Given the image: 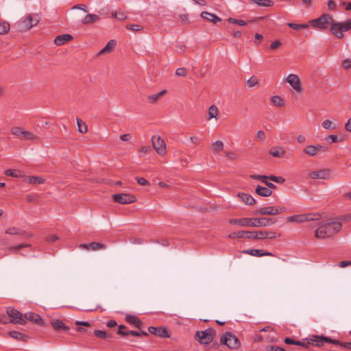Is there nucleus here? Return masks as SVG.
<instances>
[{
  "label": "nucleus",
  "instance_id": "nucleus-38",
  "mask_svg": "<svg viewBox=\"0 0 351 351\" xmlns=\"http://www.w3.org/2000/svg\"><path fill=\"white\" fill-rule=\"evenodd\" d=\"M252 1L261 7H271L274 4L271 0H252Z\"/></svg>",
  "mask_w": 351,
  "mask_h": 351
},
{
  "label": "nucleus",
  "instance_id": "nucleus-53",
  "mask_svg": "<svg viewBox=\"0 0 351 351\" xmlns=\"http://www.w3.org/2000/svg\"><path fill=\"white\" fill-rule=\"evenodd\" d=\"M322 125L324 129H329L330 128H332L333 129L335 128V126H332V123L329 119L324 121L322 123Z\"/></svg>",
  "mask_w": 351,
  "mask_h": 351
},
{
  "label": "nucleus",
  "instance_id": "nucleus-36",
  "mask_svg": "<svg viewBox=\"0 0 351 351\" xmlns=\"http://www.w3.org/2000/svg\"><path fill=\"white\" fill-rule=\"evenodd\" d=\"M93 334L95 337L102 339L112 337V335L110 333H108L106 331H103V330H95L93 332Z\"/></svg>",
  "mask_w": 351,
  "mask_h": 351
},
{
  "label": "nucleus",
  "instance_id": "nucleus-8",
  "mask_svg": "<svg viewBox=\"0 0 351 351\" xmlns=\"http://www.w3.org/2000/svg\"><path fill=\"white\" fill-rule=\"evenodd\" d=\"M286 208L284 206H268L263 207L254 212L255 215H276L284 213Z\"/></svg>",
  "mask_w": 351,
  "mask_h": 351
},
{
  "label": "nucleus",
  "instance_id": "nucleus-64",
  "mask_svg": "<svg viewBox=\"0 0 351 351\" xmlns=\"http://www.w3.org/2000/svg\"><path fill=\"white\" fill-rule=\"evenodd\" d=\"M267 350L268 351H286L284 348L276 346H269Z\"/></svg>",
  "mask_w": 351,
  "mask_h": 351
},
{
  "label": "nucleus",
  "instance_id": "nucleus-5",
  "mask_svg": "<svg viewBox=\"0 0 351 351\" xmlns=\"http://www.w3.org/2000/svg\"><path fill=\"white\" fill-rule=\"evenodd\" d=\"M215 336V330L210 328L206 330L197 331L195 335V338L201 344H208L213 341Z\"/></svg>",
  "mask_w": 351,
  "mask_h": 351
},
{
  "label": "nucleus",
  "instance_id": "nucleus-19",
  "mask_svg": "<svg viewBox=\"0 0 351 351\" xmlns=\"http://www.w3.org/2000/svg\"><path fill=\"white\" fill-rule=\"evenodd\" d=\"M51 326L56 331H68L70 329L69 326L58 319L51 320Z\"/></svg>",
  "mask_w": 351,
  "mask_h": 351
},
{
  "label": "nucleus",
  "instance_id": "nucleus-45",
  "mask_svg": "<svg viewBox=\"0 0 351 351\" xmlns=\"http://www.w3.org/2000/svg\"><path fill=\"white\" fill-rule=\"evenodd\" d=\"M287 25L294 29H306L309 27L308 24H296L293 23H289Z\"/></svg>",
  "mask_w": 351,
  "mask_h": 351
},
{
  "label": "nucleus",
  "instance_id": "nucleus-35",
  "mask_svg": "<svg viewBox=\"0 0 351 351\" xmlns=\"http://www.w3.org/2000/svg\"><path fill=\"white\" fill-rule=\"evenodd\" d=\"M219 114L218 108L215 105H212L208 108V120L215 118L217 119V117Z\"/></svg>",
  "mask_w": 351,
  "mask_h": 351
},
{
  "label": "nucleus",
  "instance_id": "nucleus-2",
  "mask_svg": "<svg viewBox=\"0 0 351 351\" xmlns=\"http://www.w3.org/2000/svg\"><path fill=\"white\" fill-rule=\"evenodd\" d=\"M276 221L272 218L261 217V218H241L233 219L229 221L230 224L238 225L242 227H267L274 224Z\"/></svg>",
  "mask_w": 351,
  "mask_h": 351
},
{
  "label": "nucleus",
  "instance_id": "nucleus-49",
  "mask_svg": "<svg viewBox=\"0 0 351 351\" xmlns=\"http://www.w3.org/2000/svg\"><path fill=\"white\" fill-rule=\"evenodd\" d=\"M126 28L134 32H138L143 29V27L138 24L128 25H126Z\"/></svg>",
  "mask_w": 351,
  "mask_h": 351
},
{
  "label": "nucleus",
  "instance_id": "nucleus-31",
  "mask_svg": "<svg viewBox=\"0 0 351 351\" xmlns=\"http://www.w3.org/2000/svg\"><path fill=\"white\" fill-rule=\"evenodd\" d=\"M8 335L13 339L23 341H26L28 338L27 335L18 331H10Z\"/></svg>",
  "mask_w": 351,
  "mask_h": 351
},
{
  "label": "nucleus",
  "instance_id": "nucleus-42",
  "mask_svg": "<svg viewBox=\"0 0 351 351\" xmlns=\"http://www.w3.org/2000/svg\"><path fill=\"white\" fill-rule=\"evenodd\" d=\"M10 28V23L7 21L0 23V34L4 35L7 34Z\"/></svg>",
  "mask_w": 351,
  "mask_h": 351
},
{
  "label": "nucleus",
  "instance_id": "nucleus-56",
  "mask_svg": "<svg viewBox=\"0 0 351 351\" xmlns=\"http://www.w3.org/2000/svg\"><path fill=\"white\" fill-rule=\"evenodd\" d=\"M225 156L232 160H235L238 158V155L232 152H226Z\"/></svg>",
  "mask_w": 351,
  "mask_h": 351
},
{
  "label": "nucleus",
  "instance_id": "nucleus-9",
  "mask_svg": "<svg viewBox=\"0 0 351 351\" xmlns=\"http://www.w3.org/2000/svg\"><path fill=\"white\" fill-rule=\"evenodd\" d=\"M6 312L9 317L10 318L9 322L13 324H18L21 325H25L26 324V321L24 319V316L18 310L8 307L6 310Z\"/></svg>",
  "mask_w": 351,
  "mask_h": 351
},
{
  "label": "nucleus",
  "instance_id": "nucleus-26",
  "mask_svg": "<svg viewBox=\"0 0 351 351\" xmlns=\"http://www.w3.org/2000/svg\"><path fill=\"white\" fill-rule=\"evenodd\" d=\"M237 195L247 205L252 206L256 203L255 199L247 193H239Z\"/></svg>",
  "mask_w": 351,
  "mask_h": 351
},
{
  "label": "nucleus",
  "instance_id": "nucleus-34",
  "mask_svg": "<svg viewBox=\"0 0 351 351\" xmlns=\"http://www.w3.org/2000/svg\"><path fill=\"white\" fill-rule=\"evenodd\" d=\"M303 152L304 154H307L311 157H313L317 154L315 146L313 145H307L306 147H305L303 149Z\"/></svg>",
  "mask_w": 351,
  "mask_h": 351
},
{
  "label": "nucleus",
  "instance_id": "nucleus-12",
  "mask_svg": "<svg viewBox=\"0 0 351 351\" xmlns=\"http://www.w3.org/2000/svg\"><path fill=\"white\" fill-rule=\"evenodd\" d=\"M311 341L313 343H312L313 346H315L317 347H321L324 345V342L328 343H332V344H337L339 343V340L337 339H332L328 337H324V336H319V335H313L311 338Z\"/></svg>",
  "mask_w": 351,
  "mask_h": 351
},
{
  "label": "nucleus",
  "instance_id": "nucleus-4",
  "mask_svg": "<svg viewBox=\"0 0 351 351\" xmlns=\"http://www.w3.org/2000/svg\"><path fill=\"white\" fill-rule=\"evenodd\" d=\"M220 343L231 350H237L241 347L239 339L231 332L223 333L220 338Z\"/></svg>",
  "mask_w": 351,
  "mask_h": 351
},
{
  "label": "nucleus",
  "instance_id": "nucleus-57",
  "mask_svg": "<svg viewBox=\"0 0 351 351\" xmlns=\"http://www.w3.org/2000/svg\"><path fill=\"white\" fill-rule=\"evenodd\" d=\"M325 140L330 143H336L338 141V137L336 135L330 134L327 136Z\"/></svg>",
  "mask_w": 351,
  "mask_h": 351
},
{
  "label": "nucleus",
  "instance_id": "nucleus-41",
  "mask_svg": "<svg viewBox=\"0 0 351 351\" xmlns=\"http://www.w3.org/2000/svg\"><path fill=\"white\" fill-rule=\"evenodd\" d=\"M25 130L21 127H13L11 128V133L12 135L22 139Z\"/></svg>",
  "mask_w": 351,
  "mask_h": 351
},
{
  "label": "nucleus",
  "instance_id": "nucleus-48",
  "mask_svg": "<svg viewBox=\"0 0 351 351\" xmlns=\"http://www.w3.org/2000/svg\"><path fill=\"white\" fill-rule=\"evenodd\" d=\"M341 25H342V28L343 32H347L350 29H351V19H348L345 22H339Z\"/></svg>",
  "mask_w": 351,
  "mask_h": 351
},
{
  "label": "nucleus",
  "instance_id": "nucleus-3",
  "mask_svg": "<svg viewBox=\"0 0 351 351\" xmlns=\"http://www.w3.org/2000/svg\"><path fill=\"white\" fill-rule=\"evenodd\" d=\"M40 17L38 14H29L23 19L16 22L14 27L18 32H27L36 26L40 22Z\"/></svg>",
  "mask_w": 351,
  "mask_h": 351
},
{
  "label": "nucleus",
  "instance_id": "nucleus-47",
  "mask_svg": "<svg viewBox=\"0 0 351 351\" xmlns=\"http://www.w3.org/2000/svg\"><path fill=\"white\" fill-rule=\"evenodd\" d=\"M269 180L280 184H282L285 181V178H283L282 177L276 176L273 175L269 176Z\"/></svg>",
  "mask_w": 351,
  "mask_h": 351
},
{
  "label": "nucleus",
  "instance_id": "nucleus-51",
  "mask_svg": "<svg viewBox=\"0 0 351 351\" xmlns=\"http://www.w3.org/2000/svg\"><path fill=\"white\" fill-rule=\"evenodd\" d=\"M247 83L250 87H253V86H256V84H258V79L255 76H252L247 80Z\"/></svg>",
  "mask_w": 351,
  "mask_h": 351
},
{
  "label": "nucleus",
  "instance_id": "nucleus-7",
  "mask_svg": "<svg viewBox=\"0 0 351 351\" xmlns=\"http://www.w3.org/2000/svg\"><path fill=\"white\" fill-rule=\"evenodd\" d=\"M322 215L319 213L296 215L288 217L287 221L289 222L304 223L306 221L319 220L322 219Z\"/></svg>",
  "mask_w": 351,
  "mask_h": 351
},
{
  "label": "nucleus",
  "instance_id": "nucleus-52",
  "mask_svg": "<svg viewBox=\"0 0 351 351\" xmlns=\"http://www.w3.org/2000/svg\"><path fill=\"white\" fill-rule=\"evenodd\" d=\"M176 75L177 76L185 77L187 75V71L185 68H178L176 71Z\"/></svg>",
  "mask_w": 351,
  "mask_h": 351
},
{
  "label": "nucleus",
  "instance_id": "nucleus-25",
  "mask_svg": "<svg viewBox=\"0 0 351 351\" xmlns=\"http://www.w3.org/2000/svg\"><path fill=\"white\" fill-rule=\"evenodd\" d=\"M243 253L250 254L254 256H272L273 254L270 252H263L261 250L252 249L246 250L243 251Z\"/></svg>",
  "mask_w": 351,
  "mask_h": 351
},
{
  "label": "nucleus",
  "instance_id": "nucleus-58",
  "mask_svg": "<svg viewBox=\"0 0 351 351\" xmlns=\"http://www.w3.org/2000/svg\"><path fill=\"white\" fill-rule=\"evenodd\" d=\"M301 345H299L300 346H302L304 348H308L309 346L312 345L313 343L311 338L305 339L304 341H300Z\"/></svg>",
  "mask_w": 351,
  "mask_h": 351
},
{
  "label": "nucleus",
  "instance_id": "nucleus-55",
  "mask_svg": "<svg viewBox=\"0 0 351 351\" xmlns=\"http://www.w3.org/2000/svg\"><path fill=\"white\" fill-rule=\"evenodd\" d=\"M285 343L287 344H290V345H301L300 343V341H296V340H294L291 338H289V337H287L285 339Z\"/></svg>",
  "mask_w": 351,
  "mask_h": 351
},
{
  "label": "nucleus",
  "instance_id": "nucleus-33",
  "mask_svg": "<svg viewBox=\"0 0 351 351\" xmlns=\"http://www.w3.org/2000/svg\"><path fill=\"white\" fill-rule=\"evenodd\" d=\"M166 93L167 90H162L156 94L149 95L147 97V99L149 100L152 104H156L160 97L165 95Z\"/></svg>",
  "mask_w": 351,
  "mask_h": 351
},
{
  "label": "nucleus",
  "instance_id": "nucleus-27",
  "mask_svg": "<svg viewBox=\"0 0 351 351\" xmlns=\"http://www.w3.org/2000/svg\"><path fill=\"white\" fill-rule=\"evenodd\" d=\"M256 193L263 197H269L272 194V191L267 187L258 185L256 189Z\"/></svg>",
  "mask_w": 351,
  "mask_h": 351
},
{
  "label": "nucleus",
  "instance_id": "nucleus-43",
  "mask_svg": "<svg viewBox=\"0 0 351 351\" xmlns=\"http://www.w3.org/2000/svg\"><path fill=\"white\" fill-rule=\"evenodd\" d=\"M224 147L223 143L221 141H217L212 144V150L213 152H219L223 150Z\"/></svg>",
  "mask_w": 351,
  "mask_h": 351
},
{
  "label": "nucleus",
  "instance_id": "nucleus-59",
  "mask_svg": "<svg viewBox=\"0 0 351 351\" xmlns=\"http://www.w3.org/2000/svg\"><path fill=\"white\" fill-rule=\"evenodd\" d=\"M230 239H242L241 230L237 232H232L228 235Z\"/></svg>",
  "mask_w": 351,
  "mask_h": 351
},
{
  "label": "nucleus",
  "instance_id": "nucleus-6",
  "mask_svg": "<svg viewBox=\"0 0 351 351\" xmlns=\"http://www.w3.org/2000/svg\"><path fill=\"white\" fill-rule=\"evenodd\" d=\"M309 23L315 28L327 29L329 25H331V23H333V19L330 14H324L318 19L310 21Z\"/></svg>",
  "mask_w": 351,
  "mask_h": 351
},
{
  "label": "nucleus",
  "instance_id": "nucleus-14",
  "mask_svg": "<svg viewBox=\"0 0 351 351\" xmlns=\"http://www.w3.org/2000/svg\"><path fill=\"white\" fill-rule=\"evenodd\" d=\"M286 81L292 86V88L298 93L302 91V84L299 77L295 74H289Z\"/></svg>",
  "mask_w": 351,
  "mask_h": 351
},
{
  "label": "nucleus",
  "instance_id": "nucleus-37",
  "mask_svg": "<svg viewBox=\"0 0 351 351\" xmlns=\"http://www.w3.org/2000/svg\"><path fill=\"white\" fill-rule=\"evenodd\" d=\"M271 101L274 106L278 107H282L285 105L283 99L278 95L273 96L271 98Z\"/></svg>",
  "mask_w": 351,
  "mask_h": 351
},
{
  "label": "nucleus",
  "instance_id": "nucleus-39",
  "mask_svg": "<svg viewBox=\"0 0 351 351\" xmlns=\"http://www.w3.org/2000/svg\"><path fill=\"white\" fill-rule=\"evenodd\" d=\"M76 121L78 127V131L82 134H86L88 132L87 125L79 118H77Z\"/></svg>",
  "mask_w": 351,
  "mask_h": 351
},
{
  "label": "nucleus",
  "instance_id": "nucleus-21",
  "mask_svg": "<svg viewBox=\"0 0 351 351\" xmlns=\"http://www.w3.org/2000/svg\"><path fill=\"white\" fill-rule=\"evenodd\" d=\"M72 39H73V36L70 34H62V35L58 36L54 39V43L58 46H60V45H63L65 43L71 41Z\"/></svg>",
  "mask_w": 351,
  "mask_h": 351
},
{
  "label": "nucleus",
  "instance_id": "nucleus-61",
  "mask_svg": "<svg viewBox=\"0 0 351 351\" xmlns=\"http://www.w3.org/2000/svg\"><path fill=\"white\" fill-rule=\"evenodd\" d=\"M282 43L280 40H276L275 41H274L269 46L270 49L271 50H274L276 49H277L278 47H279L280 46H281Z\"/></svg>",
  "mask_w": 351,
  "mask_h": 351
},
{
  "label": "nucleus",
  "instance_id": "nucleus-11",
  "mask_svg": "<svg viewBox=\"0 0 351 351\" xmlns=\"http://www.w3.org/2000/svg\"><path fill=\"white\" fill-rule=\"evenodd\" d=\"M152 143L156 152L160 155L166 154V143L159 136H153Z\"/></svg>",
  "mask_w": 351,
  "mask_h": 351
},
{
  "label": "nucleus",
  "instance_id": "nucleus-32",
  "mask_svg": "<svg viewBox=\"0 0 351 351\" xmlns=\"http://www.w3.org/2000/svg\"><path fill=\"white\" fill-rule=\"evenodd\" d=\"M99 19V16L93 14H87L82 20V23L85 25L93 23Z\"/></svg>",
  "mask_w": 351,
  "mask_h": 351
},
{
  "label": "nucleus",
  "instance_id": "nucleus-17",
  "mask_svg": "<svg viewBox=\"0 0 351 351\" xmlns=\"http://www.w3.org/2000/svg\"><path fill=\"white\" fill-rule=\"evenodd\" d=\"M341 26L342 25H341L340 23L335 22L334 20L333 23H331L330 31L338 38H343L344 36V32Z\"/></svg>",
  "mask_w": 351,
  "mask_h": 351
},
{
  "label": "nucleus",
  "instance_id": "nucleus-28",
  "mask_svg": "<svg viewBox=\"0 0 351 351\" xmlns=\"http://www.w3.org/2000/svg\"><path fill=\"white\" fill-rule=\"evenodd\" d=\"M25 182L32 184H41L45 182V179L40 176H27Z\"/></svg>",
  "mask_w": 351,
  "mask_h": 351
},
{
  "label": "nucleus",
  "instance_id": "nucleus-60",
  "mask_svg": "<svg viewBox=\"0 0 351 351\" xmlns=\"http://www.w3.org/2000/svg\"><path fill=\"white\" fill-rule=\"evenodd\" d=\"M136 180L140 185L142 186H147L149 184L148 181H147L144 178L136 177Z\"/></svg>",
  "mask_w": 351,
  "mask_h": 351
},
{
  "label": "nucleus",
  "instance_id": "nucleus-50",
  "mask_svg": "<svg viewBox=\"0 0 351 351\" xmlns=\"http://www.w3.org/2000/svg\"><path fill=\"white\" fill-rule=\"evenodd\" d=\"M228 21L230 23H235V24H237L239 25H245L247 24V22H245L243 20H238V19H233V18H231V17L228 18Z\"/></svg>",
  "mask_w": 351,
  "mask_h": 351
},
{
  "label": "nucleus",
  "instance_id": "nucleus-20",
  "mask_svg": "<svg viewBox=\"0 0 351 351\" xmlns=\"http://www.w3.org/2000/svg\"><path fill=\"white\" fill-rule=\"evenodd\" d=\"M5 233L10 235H21L25 237H30L31 235L28 234L26 231L21 230L19 228L11 227L5 230Z\"/></svg>",
  "mask_w": 351,
  "mask_h": 351
},
{
  "label": "nucleus",
  "instance_id": "nucleus-63",
  "mask_svg": "<svg viewBox=\"0 0 351 351\" xmlns=\"http://www.w3.org/2000/svg\"><path fill=\"white\" fill-rule=\"evenodd\" d=\"M342 65L345 69H349L351 68V59L348 58L343 60Z\"/></svg>",
  "mask_w": 351,
  "mask_h": 351
},
{
  "label": "nucleus",
  "instance_id": "nucleus-1",
  "mask_svg": "<svg viewBox=\"0 0 351 351\" xmlns=\"http://www.w3.org/2000/svg\"><path fill=\"white\" fill-rule=\"evenodd\" d=\"M341 228V223L337 221H321L315 232V237L319 239H327L339 232Z\"/></svg>",
  "mask_w": 351,
  "mask_h": 351
},
{
  "label": "nucleus",
  "instance_id": "nucleus-22",
  "mask_svg": "<svg viewBox=\"0 0 351 351\" xmlns=\"http://www.w3.org/2000/svg\"><path fill=\"white\" fill-rule=\"evenodd\" d=\"M201 17H202L203 19L215 24L219 21H221V18H219V16H217V15L214 14H212V13H210L208 12H206V11H204L201 13L200 14Z\"/></svg>",
  "mask_w": 351,
  "mask_h": 351
},
{
  "label": "nucleus",
  "instance_id": "nucleus-24",
  "mask_svg": "<svg viewBox=\"0 0 351 351\" xmlns=\"http://www.w3.org/2000/svg\"><path fill=\"white\" fill-rule=\"evenodd\" d=\"M21 140L30 141H33L35 143H40L41 141V139L40 137L35 135L32 132H31L29 131H26V130H25Z\"/></svg>",
  "mask_w": 351,
  "mask_h": 351
},
{
  "label": "nucleus",
  "instance_id": "nucleus-62",
  "mask_svg": "<svg viewBox=\"0 0 351 351\" xmlns=\"http://www.w3.org/2000/svg\"><path fill=\"white\" fill-rule=\"evenodd\" d=\"M316 148V151L318 153L319 152H326L328 150V148L326 146L322 145H315Z\"/></svg>",
  "mask_w": 351,
  "mask_h": 351
},
{
  "label": "nucleus",
  "instance_id": "nucleus-10",
  "mask_svg": "<svg viewBox=\"0 0 351 351\" xmlns=\"http://www.w3.org/2000/svg\"><path fill=\"white\" fill-rule=\"evenodd\" d=\"M112 199L114 202L121 204H128L136 202V197L128 193H117L112 195Z\"/></svg>",
  "mask_w": 351,
  "mask_h": 351
},
{
  "label": "nucleus",
  "instance_id": "nucleus-15",
  "mask_svg": "<svg viewBox=\"0 0 351 351\" xmlns=\"http://www.w3.org/2000/svg\"><path fill=\"white\" fill-rule=\"evenodd\" d=\"M148 331L151 334L161 338H166L170 337V334L169 333L167 329L164 327L149 326L148 328Z\"/></svg>",
  "mask_w": 351,
  "mask_h": 351
},
{
  "label": "nucleus",
  "instance_id": "nucleus-40",
  "mask_svg": "<svg viewBox=\"0 0 351 351\" xmlns=\"http://www.w3.org/2000/svg\"><path fill=\"white\" fill-rule=\"evenodd\" d=\"M269 237V233L267 231L258 230L254 231V240H262L267 239Z\"/></svg>",
  "mask_w": 351,
  "mask_h": 351
},
{
  "label": "nucleus",
  "instance_id": "nucleus-46",
  "mask_svg": "<svg viewBox=\"0 0 351 351\" xmlns=\"http://www.w3.org/2000/svg\"><path fill=\"white\" fill-rule=\"evenodd\" d=\"M241 235L242 238L254 240V231L241 230Z\"/></svg>",
  "mask_w": 351,
  "mask_h": 351
},
{
  "label": "nucleus",
  "instance_id": "nucleus-30",
  "mask_svg": "<svg viewBox=\"0 0 351 351\" xmlns=\"http://www.w3.org/2000/svg\"><path fill=\"white\" fill-rule=\"evenodd\" d=\"M126 321L128 323L134 324L136 328H141V321L136 316L132 315H128L125 317Z\"/></svg>",
  "mask_w": 351,
  "mask_h": 351
},
{
  "label": "nucleus",
  "instance_id": "nucleus-29",
  "mask_svg": "<svg viewBox=\"0 0 351 351\" xmlns=\"http://www.w3.org/2000/svg\"><path fill=\"white\" fill-rule=\"evenodd\" d=\"M116 45V41L114 40H110L107 45L98 53V55H102L106 53H110L112 51Z\"/></svg>",
  "mask_w": 351,
  "mask_h": 351
},
{
  "label": "nucleus",
  "instance_id": "nucleus-18",
  "mask_svg": "<svg viewBox=\"0 0 351 351\" xmlns=\"http://www.w3.org/2000/svg\"><path fill=\"white\" fill-rule=\"evenodd\" d=\"M24 319H25V321L29 320V321H30L34 324H36L38 325H40V326L43 325V320L41 318V317L39 315L36 314L34 313H32V312L26 313L24 315Z\"/></svg>",
  "mask_w": 351,
  "mask_h": 351
},
{
  "label": "nucleus",
  "instance_id": "nucleus-16",
  "mask_svg": "<svg viewBox=\"0 0 351 351\" xmlns=\"http://www.w3.org/2000/svg\"><path fill=\"white\" fill-rule=\"evenodd\" d=\"M80 247L87 250L96 251L106 248V245L101 243L91 242L90 243H82Z\"/></svg>",
  "mask_w": 351,
  "mask_h": 351
},
{
  "label": "nucleus",
  "instance_id": "nucleus-54",
  "mask_svg": "<svg viewBox=\"0 0 351 351\" xmlns=\"http://www.w3.org/2000/svg\"><path fill=\"white\" fill-rule=\"evenodd\" d=\"M30 245L29 244H19L18 245H16V246H12L10 247H9V250L10 251H12V252H14V251H16V250H21L23 247H29Z\"/></svg>",
  "mask_w": 351,
  "mask_h": 351
},
{
  "label": "nucleus",
  "instance_id": "nucleus-23",
  "mask_svg": "<svg viewBox=\"0 0 351 351\" xmlns=\"http://www.w3.org/2000/svg\"><path fill=\"white\" fill-rule=\"evenodd\" d=\"M269 154L276 158L284 157L286 152L282 147H273L269 150Z\"/></svg>",
  "mask_w": 351,
  "mask_h": 351
},
{
  "label": "nucleus",
  "instance_id": "nucleus-13",
  "mask_svg": "<svg viewBox=\"0 0 351 351\" xmlns=\"http://www.w3.org/2000/svg\"><path fill=\"white\" fill-rule=\"evenodd\" d=\"M331 171L329 169H319L313 171L308 173V177L311 179H328L330 176Z\"/></svg>",
  "mask_w": 351,
  "mask_h": 351
},
{
  "label": "nucleus",
  "instance_id": "nucleus-44",
  "mask_svg": "<svg viewBox=\"0 0 351 351\" xmlns=\"http://www.w3.org/2000/svg\"><path fill=\"white\" fill-rule=\"evenodd\" d=\"M5 174L7 176H11V177H14V178H19V177L23 176L21 174V172L20 171H19V170H13V169H7L5 171Z\"/></svg>",
  "mask_w": 351,
  "mask_h": 351
}]
</instances>
